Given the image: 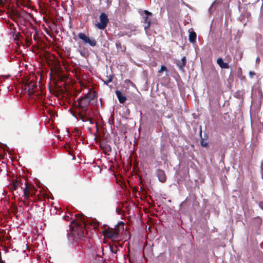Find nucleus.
<instances>
[{
	"label": "nucleus",
	"mask_w": 263,
	"mask_h": 263,
	"mask_svg": "<svg viewBox=\"0 0 263 263\" xmlns=\"http://www.w3.org/2000/svg\"><path fill=\"white\" fill-rule=\"evenodd\" d=\"M102 148H103L104 153L105 154L107 153V152H109L111 151V147L108 145H106L104 146V147L101 146Z\"/></svg>",
	"instance_id": "22"
},
{
	"label": "nucleus",
	"mask_w": 263,
	"mask_h": 263,
	"mask_svg": "<svg viewBox=\"0 0 263 263\" xmlns=\"http://www.w3.org/2000/svg\"><path fill=\"white\" fill-rule=\"evenodd\" d=\"M25 90L28 92V94L30 96L36 95L37 96L39 94H35L36 90H37V86L36 83L33 81H28L25 86Z\"/></svg>",
	"instance_id": "7"
},
{
	"label": "nucleus",
	"mask_w": 263,
	"mask_h": 263,
	"mask_svg": "<svg viewBox=\"0 0 263 263\" xmlns=\"http://www.w3.org/2000/svg\"><path fill=\"white\" fill-rule=\"evenodd\" d=\"M110 251L112 253H117V252L119 250L118 248V247L116 245H115V246H113V245L110 246Z\"/></svg>",
	"instance_id": "21"
},
{
	"label": "nucleus",
	"mask_w": 263,
	"mask_h": 263,
	"mask_svg": "<svg viewBox=\"0 0 263 263\" xmlns=\"http://www.w3.org/2000/svg\"><path fill=\"white\" fill-rule=\"evenodd\" d=\"M196 37H197V35L195 31H192L190 32L189 36V40L190 42H191L192 43H195L196 41Z\"/></svg>",
	"instance_id": "16"
},
{
	"label": "nucleus",
	"mask_w": 263,
	"mask_h": 263,
	"mask_svg": "<svg viewBox=\"0 0 263 263\" xmlns=\"http://www.w3.org/2000/svg\"><path fill=\"white\" fill-rule=\"evenodd\" d=\"M100 23L96 24L97 27L101 30H104L107 26L109 19L106 14L104 12L101 13L100 17Z\"/></svg>",
	"instance_id": "6"
},
{
	"label": "nucleus",
	"mask_w": 263,
	"mask_h": 263,
	"mask_svg": "<svg viewBox=\"0 0 263 263\" xmlns=\"http://www.w3.org/2000/svg\"><path fill=\"white\" fill-rule=\"evenodd\" d=\"M143 23L145 24L144 29L145 30L148 29L150 27L151 24V19L149 18V17H147V16L144 17Z\"/></svg>",
	"instance_id": "18"
},
{
	"label": "nucleus",
	"mask_w": 263,
	"mask_h": 263,
	"mask_svg": "<svg viewBox=\"0 0 263 263\" xmlns=\"http://www.w3.org/2000/svg\"><path fill=\"white\" fill-rule=\"evenodd\" d=\"M167 68L166 67V66L163 65L161 66L160 69H159L158 72L159 73H161L163 71H167Z\"/></svg>",
	"instance_id": "25"
},
{
	"label": "nucleus",
	"mask_w": 263,
	"mask_h": 263,
	"mask_svg": "<svg viewBox=\"0 0 263 263\" xmlns=\"http://www.w3.org/2000/svg\"><path fill=\"white\" fill-rule=\"evenodd\" d=\"M115 93L120 103H124L127 100L126 97L123 96L120 90H116Z\"/></svg>",
	"instance_id": "14"
},
{
	"label": "nucleus",
	"mask_w": 263,
	"mask_h": 263,
	"mask_svg": "<svg viewBox=\"0 0 263 263\" xmlns=\"http://www.w3.org/2000/svg\"><path fill=\"white\" fill-rule=\"evenodd\" d=\"M78 35V37L82 40L84 44H88L91 47H95L96 46L97 41L94 38L89 37L83 32H80Z\"/></svg>",
	"instance_id": "8"
},
{
	"label": "nucleus",
	"mask_w": 263,
	"mask_h": 263,
	"mask_svg": "<svg viewBox=\"0 0 263 263\" xmlns=\"http://www.w3.org/2000/svg\"><path fill=\"white\" fill-rule=\"evenodd\" d=\"M261 219L257 217L255 218L253 221V225L255 227V228L258 229L261 224Z\"/></svg>",
	"instance_id": "19"
},
{
	"label": "nucleus",
	"mask_w": 263,
	"mask_h": 263,
	"mask_svg": "<svg viewBox=\"0 0 263 263\" xmlns=\"http://www.w3.org/2000/svg\"><path fill=\"white\" fill-rule=\"evenodd\" d=\"M186 63V60L185 57L182 58L180 61H178L176 62V65L179 67L180 70H183L184 67L185 66Z\"/></svg>",
	"instance_id": "15"
},
{
	"label": "nucleus",
	"mask_w": 263,
	"mask_h": 263,
	"mask_svg": "<svg viewBox=\"0 0 263 263\" xmlns=\"http://www.w3.org/2000/svg\"><path fill=\"white\" fill-rule=\"evenodd\" d=\"M21 183V181L18 179L13 180L11 183V191H15L20 186Z\"/></svg>",
	"instance_id": "13"
},
{
	"label": "nucleus",
	"mask_w": 263,
	"mask_h": 263,
	"mask_svg": "<svg viewBox=\"0 0 263 263\" xmlns=\"http://www.w3.org/2000/svg\"><path fill=\"white\" fill-rule=\"evenodd\" d=\"M156 175L158 177L159 180L162 182L164 183L166 180V176L164 171L161 169L156 170Z\"/></svg>",
	"instance_id": "10"
},
{
	"label": "nucleus",
	"mask_w": 263,
	"mask_h": 263,
	"mask_svg": "<svg viewBox=\"0 0 263 263\" xmlns=\"http://www.w3.org/2000/svg\"><path fill=\"white\" fill-rule=\"evenodd\" d=\"M200 143L203 147H206L208 145V142L205 141L203 138H201Z\"/></svg>",
	"instance_id": "24"
},
{
	"label": "nucleus",
	"mask_w": 263,
	"mask_h": 263,
	"mask_svg": "<svg viewBox=\"0 0 263 263\" xmlns=\"http://www.w3.org/2000/svg\"><path fill=\"white\" fill-rule=\"evenodd\" d=\"M143 12L145 14L146 16H147V17H149V16H152V13L150 12H149L147 10H144L143 11Z\"/></svg>",
	"instance_id": "26"
},
{
	"label": "nucleus",
	"mask_w": 263,
	"mask_h": 263,
	"mask_svg": "<svg viewBox=\"0 0 263 263\" xmlns=\"http://www.w3.org/2000/svg\"><path fill=\"white\" fill-rule=\"evenodd\" d=\"M86 226L85 218L84 216H80L78 218V221L76 222V227L72 231V235L74 237L76 241L81 239L88 233L86 228Z\"/></svg>",
	"instance_id": "3"
},
{
	"label": "nucleus",
	"mask_w": 263,
	"mask_h": 263,
	"mask_svg": "<svg viewBox=\"0 0 263 263\" xmlns=\"http://www.w3.org/2000/svg\"><path fill=\"white\" fill-rule=\"evenodd\" d=\"M21 188L23 190L24 200L23 202L25 204H26V200H30V198L34 197L35 194L37 192V190L35 187L26 182L25 183V187L21 186Z\"/></svg>",
	"instance_id": "5"
},
{
	"label": "nucleus",
	"mask_w": 263,
	"mask_h": 263,
	"mask_svg": "<svg viewBox=\"0 0 263 263\" xmlns=\"http://www.w3.org/2000/svg\"><path fill=\"white\" fill-rule=\"evenodd\" d=\"M64 4V1H62V5Z\"/></svg>",
	"instance_id": "30"
},
{
	"label": "nucleus",
	"mask_w": 263,
	"mask_h": 263,
	"mask_svg": "<svg viewBox=\"0 0 263 263\" xmlns=\"http://www.w3.org/2000/svg\"><path fill=\"white\" fill-rule=\"evenodd\" d=\"M32 32L31 31H26L25 33V35L26 36V41L27 43L30 45L32 44L31 43V39L32 38L33 39L34 41L37 40V34L35 30H34L33 29H32Z\"/></svg>",
	"instance_id": "9"
},
{
	"label": "nucleus",
	"mask_w": 263,
	"mask_h": 263,
	"mask_svg": "<svg viewBox=\"0 0 263 263\" xmlns=\"http://www.w3.org/2000/svg\"><path fill=\"white\" fill-rule=\"evenodd\" d=\"M201 133H202V131L200 130V135H201Z\"/></svg>",
	"instance_id": "33"
},
{
	"label": "nucleus",
	"mask_w": 263,
	"mask_h": 263,
	"mask_svg": "<svg viewBox=\"0 0 263 263\" xmlns=\"http://www.w3.org/2000/svg\"><path fill=\"white\" fill-rule=\"evenodd\" d=\"M66 217H67V218H66V219H68V218H69V216H67Z\"/></svg>",
	"instance_id": "32"
},
{
	"label": "nucleus",
	"mask_w": 263,
	"mask_h": 263,
	"mask_svg": "<svg viewBox=\"0 0 263 263\" xmlns=\"http://www.w3.org/2000/svg\"><path fill=\"white\" fill-rule=\"evenodd\" d=\"M97 97L96 91L89 89L83 97L77 99L78 119H79L83 122H89L91 124H93V120L91 115V105L97 103Z\"/></svg>",
	"instance_id": "1"
},
{
	"label": "nucleus",
	"mask_w": 263,
	"mask_h": 263,
	"mask_svg": "<svg viewBox=\"0 0 263 263\" xmlns=\"http://www.w3.org/2000/svg\"><path fill=\"white\" fill-rule=\"evenodd\" d=\"M249 76L251 78H253V76L255 75V73L254 71H250L249 73Z\"/></svg>",
	"instance_id": "27"
},
{
	"label": "nucleus",
	"mask_w": 263,
	"mask_h": 263,
	"mask_svg": "<svg viewBox=\"0 0 263 263\" xmlns=\"http://www.w3.org/2000/svg\"><path fill=\"white\" fill-rule=\"evenodd\" d=\"M228 60H227V61H228V62H227V63H229V61L231 60V58H230V57H228Z\"/></svg>",
	"instance_id": "28"
},
{
	"label": "nucleus",
	"mask_w": 263,
	"mask_h": 263,
	"mask_svg": "<svg viewBox=\"0 0 263 263\" xmlns=\"http://www.w3.org/2000/svg\"><path fill=\"white\" fill-rule=\"evenodd\" d=\"M66 217H67V218H66V219H68V218H69V216H67Z\"/></svg>",
	"instance_id": "31"
},
{
	"label": "nucleus",
	"mask_w": 263,
	"mask_h": 263,
	"mask_svg": "<svg viewBox=\"0 0 263 263\" xmlns=\"http://www.w3.org/2000/svg\"><path fill=\"white\" fill-rule=\"evenodd\" d=\"M10 1H0V11H5L2 8L7 9L10 11L12 19L16 21L17 18L24 17L25 15V11L22 9L20 7H26L30 8L31 6L28 2L31 1H14V3H9Z\"/></svg>",
	"instance_id": "2"
},
{
	"label": "nucleus",
	"mask_w": 263,
	"mask_h": 263,
	"mask_svg": "<svg viewBox=\"0 0 263 263\" xmlns=\"http://www.w3.org/2000/svg\"><path fill=\"white\" fill-rule=\"evenodd\" d=\"M112 81V76L109 75V76L108 77L107 79L105 81H104V83L106 85H108V83L111 82Z\"/></svg>",
	"instance_id": "23"
},
{
	"label": "nucleus",
	"mask_w": 263,
	"mask_h": 263,
	"mask_svg": "<svg viewBox=\"0 0 263 263\" xmlns=\"http://www.w3.org/2000/svg\"><path fill=\"white\" fill-rule=\"evenodd\" d=\"M217 63L221 68L228 69L230 68V66L228 63L224 62L221 58H219L217 59Z\"/></svg>",
	"instance_id": "12"
},
{
	"label": "nucleus",
	"mask_w": 263,
	"mask_h": 263,
	"mask_svg": "<svg viewBox=\"0 0 263 263\" xmlns=\"http://www.w3.org/2000/svg\"><path fill=\"white\" fill-rule=\"evenodd\" d=\"M39 200V197L38 195H36V194H35L34 195V197H33V198H30V200L26 201V204L27 205H29V203L30 202H32L35 203V202H37V201Z\"/></svg>",
	"instance_id": "20"
},
{
	"label": "nucleus",
	"mask_w": 263,
	"mask_h": 263,
	"mask_svg": "<svg viewBox=\"0 0 263 263\" xmlns=\"http://www.w3.org/2000/svg\"><path fill=\"white\" fill-rule=\"evenodd\" d=\"M118 226V228H115L114 229L110 228L105 229L102 231L103 235L105 237H106L107 238L117 239L120 234L119 227L120 226H122V229L123 230L124 223L123 222H120L117 225V226Z\"/></svg>",
	"instance_id": "4"
},
{
	"label": "nucleus",
	"mask_w": 263,
	"mask_h": 263,
	"mask_svg": "<svg viewBox=\"0 0 263 263\" xmlns=\"http://www.w3.org/2000/svg\"><path fill=\"white\" fill-rule=\"evenodd\" d=\"M40 7L44 11V13H47L48 5L45 3V1H37Z\"/></svg>",
	"instance_id": "17"
},
{
	"label": "nucleus",
	"mask_w": 263,
	"mask_h": 263,
	"mask_svg": "<svg viewBox=\"0 0 263 263\" xmlns=\"http://www.w3.org/2000/svg\"><path fill=\"white\" fill-rule=\"evenodd\" d=\"M26 15H30V14L28 13V14H26Z\"/></svg>",
	"instance_id": "29"
},
{
	"label": "nucleus",
	"mask_w": 263,
	"mask_h": 263,
	"mask_svg": "<svg viewBox=\"0 0 263 263\" xmlns=\"http://www.w3.org/2000/svg\"><path fill=\"white\" fill-rule=\"evenodd\" d=\"M9 26H10V29H11V33L12 34V35H13V36L15 40H18V36H19V35H20V32H16V28L14 26V24L10 23Z\"/></svg>",
	"instance_id": "11"
}]
</instances>
